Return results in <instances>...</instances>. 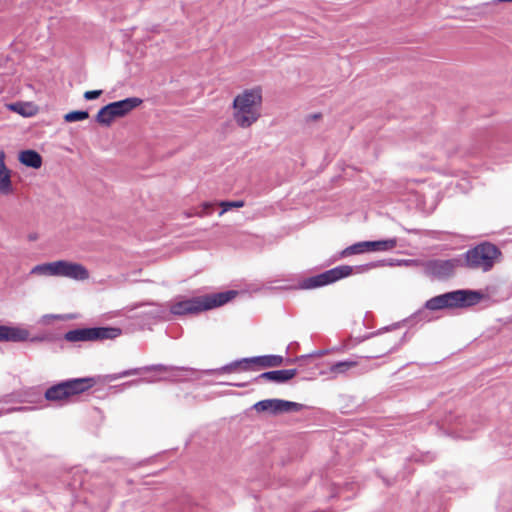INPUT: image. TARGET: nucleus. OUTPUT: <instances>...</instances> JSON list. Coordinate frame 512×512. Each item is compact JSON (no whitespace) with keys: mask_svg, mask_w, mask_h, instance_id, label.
Returning a JSON list of instances; mask_svg holds the SVG:
<instances>
[{"mask_svg":"<svg viewBox=\"0 0 512 512\" xmlns=\"http://www.w3.org/2000/svg\"><path fill=\"white\" fill-rule=\"evenodd\" d=\"M397 239L390 238L386 240L361 241L346 247L342 252V257L355 254H362L370 251H389L396 247Z\"/></svg>","mask_w":512,"mask_h":512,"instance_id":"obj_10","label":"nucleus"},{"mask_svg":"<svg viewBox=\"0 0 512 512\" xmlns=\"http://www.w3.org/2000/svg\"><path fill=\"white\" fill-rule=\"evenodd\" d=\"M245 205V202L243 200H237V201H222L220 203V206L222 207V210L220 211L219 215H223L225 212L230 210L231 208H241Z\"/></svg>","mask_w":512,"mask_h":512,"instance_id":"obj_26","label":"nucleus"},{"mask_svg":"<svg viewBox=\"0 0 512 512\" xmlns=\"http://www.w3.org/2000/svg\"><path fill=\"white\" fill-rule=\"evenodd\" d=\"M262 91L259 87L246 89L233 100V118L241 128H248L261 116Z\"/></svg>","mask_w":512,"mask_h":512,"instance_id":"obj_2","label":"nucleus"},{"mask_svg":"<svg viewBox=\"0 0 512 512\" xmlns=\"http://www.w3.org/2000/svg\"><path fill=\"white\" fill-rule=\"evenodd\" d=\"M19 161L21 164L34 169H38L42 165L41 155L37 151L30 149L20 152Z\"/></svg>","mask_w":512,"mask_h":512,"instance_id":"obj_18","label":"nucleus"},{"mask_svg":"<svg viewBox=\"0 0 512 512\" xmlns=\"http://www.w3.org/2000/svg\"><path fill=\"white\" fill-rule=\"evenodd\" d=\"M240 362L239 360H235L231 363H228L220 368L209 369L204 371L205 374H222V373H231L236 370H239Z\"/></svg>","mask_w":512,"mask_h":512,"instance_id":"obj_23","label":"nucleus"},{"mask_svg":"<svg viewBox=\"0 0 512 512\" xmlns=\"http://www.w3.org/2000/svg\"><path fill=\"white\" fill-rule=\"evenodd\" d=\"M483 298L484 294L478 290L459 289L446 292L427 300L424 307L410 317V321L428 322L431 320L428 311L468 308L477 305Z\"/></svg>","mask_w":512,"mask_h":512,"instance_id":"obj_1","label":"nucleus"},{"mask_svg":"<svg viewBox=\"0 0 512 512\" xmlns=\"http://www.w3.org/2000/svg\"><path fill=\"white\" fill-rule=\"evenodd\" d=\"M108 118V113L104 114V120Z\"/></svg>","mask_w":512,"mask_h":512,"instance_id":"obj_35","label":"nucleus"},{"mask_svg":"<svg viewBox=\"0 0 512 512\" xmlns=\"http://www.w3.org/2000/svg\"><path fill=\"white\" fill-rule=\"evenodd\" d=\"M47 317H50V318H56L57 316L55 315H45L44 318H47Z\"/></svg>","mask_w":512,"mask_h":512,"instance_id":"obj_34","label":"nucleus"},{"mask_svg":"<svg viewBox=\"0 0 512 512\" xmlns=\"http://www.w3.org/2000/svg\"><path fill=\"white\" fill-rule=\"evenodd\" d=\"M34 409L33 407L29 406H17V407H9V408H0V417L4 415H8L14 412H24Z\"/></svg>","mask_w":512,"mask_h":512,"instance_id":"obj_28","label":"nucleus"},{"mask_svg":"<svg viewBox=\"0 0 512 512\" xmlns=\"http://www.w3.org/2000/svg\"><path fill=\"white\" fill-rule=\"evenodd\" d=\"M30 333L26 328L19 327V326H7V325H0V342H24V341H31V342H37V341H43L44 337L42 336H35L32 338H29Z\"/></svg>","mask_w":512,"mask_h":512,"instance_id":"obj_13","label":"nucleus"},{"mask_svg":"<svg viewBox=\"0 0 512 512\" xmlns=\"http://www.w3.org/2000/svg\"><path fill=\"white\" fill-rule=\"evenodd\" d=\"M13 397L12 395H4V396H1L0 397V403H10V402H13Z\"/></svg>","mask_w":512,"mask_h":512,"instance_id":"obj_32","label":"nucleus"},{"mask_svg":"<svg viewBox=\"0 0 512 512\" xmlns=\"http://www.w3.org/2000/svg\"><path fill=\"white\" fill-rule=\"evenodd\" d=\"M356 365L357 362L353 360L339 361L331 365L330 372L335 375L344 374L346 371H348L352 367H355Z\"/></svg>","mask_w":512,"mask_h":512,"instance_id":"obj_21","label":"nucleus"},{"mask_svg":"<svg viewBox=\"0 0 512 512\" xmlns=\"http://www.w3.org/2000/svg\"><path fill=\"white\" fill-rule=\"evenodd\" d=\"M260 368L278 367L283 363V357L280 355H262L255 356Z\"/></svg>","mask_w":512,"mask_h":512,"instance_id":"obj_19","label":"nucleus"},{"mask_svg":"<svg viewBox=\"0 0 512 512\" xmlns=\"http://www.w3.org/2000/svg\"><path fill=\"white\" fill-rule=\"evenodd\" d=\"M5 152L0 150V194L9 195L13 192L11 171L5 164Z\"/></svg>","mask_w":512,"mask_h":512,"instance_id":"obj_17","label":"nucleus"},{"mask_svg":"<svg viewBox=\"0 0 512 512\" xmlns=\"http://www.w3.org/2000/svg\"><path fill=\"white\" fill-rule=\"evenodd\" d=\"M501 256L500 249L490 243L482 242L464 253L463 266L483 272L490 271Z\"/></svg>","mask_w":512,"mask_h":512,"instance_id":"obj_4","label":"nucleus"},{"mask_svg":"<svg viewBox=\"0 0 512 512\" xmlns=\"http://www.w3.org/2000/svg\"><path fill=\"white\" fill-rule=\"evenodd\" d=\"M167 311L160 305H150L142 312V315L149 319H165Z\"/></svg>","mask_w":512,"mask_h":512,"instance_id":"obj_20","label":"nucleus"},{"mask_svg":"<svg viewBox=\"0 0 512 512\" xmlns=\"http://www.w3.org/2000/svg\"><path fill=\"white\" fill-rule=\"evenodd\" d=\"M157 380L156 379H145V378H141V379H137V380H131L129 382H127L126 384L128 386H132V385H138L140 383H144V382H147V383H153V382H156Z\"/></svg>","mask_w":512,"mask_h":512,"instance_id":"obj_31","label":"nucleus"},{"mask_svg":"<svg viewBox=\"0 0 512 512\" xmlns=\"http://www.w3.org/2000/svg\"><path fill=\"white\" fill-rule=\"evenodd\" d=\"M28 106L22 102H15L7 105V108L13 112H16L22 116H29L31 115L30 112H27L26 108Z\"/></svg>","mask_w":512,"mask_h":512,"instance_id":"obj_27","label":"nucleus"},{"mask_svg":"<svg viewBox=\"0 0 512 512\" xmlns=\"http://www.w3.org/2000/svg\"><path fill=\"white\" fill-rule=\"evenodd\" d=\"M296 374L297 369L272 370L261 373L255 377L253 381L256 383L266 381L276 384H283L295 377Z\"/></svg>","mask_w":512,"mask_h":512,"instance_id":"obj_16","label":"nucleus"},{"mask_svg":"<svg viewBox=\"0 0 512 512\" xmlns=\"http://www.w3.org/2000/svg\"><path fill=\"white\" fill-rule=\"evenodd\" d=\"M101 94H102V90L86 91L84 93V98H85V100L90 101V100L97 99Z\"/></svg>","mask_w":512,"mask_h":512,"instance_id":"obj_30","label":"nucleus"},{"mask_svg":"<svg viewBox=\"0 0 512 512\" xmlns=\"http://www.w3.org/2000/svg\"><path fill=\"white\" fill-rule=\"evenodd\" d=\"M55 276L86 280L89 278V272L82 264L59 260L55 261Z\"/></svg>","mask_w":512,"mask_h":512,"instance_id":"obj_12","label":"nucleus"},{"mask_svg":"<svg viewBox=\"0 0 512 512\" xmlns=\"http://www.w3.org/2000/svg\"><path fill=\"white\" fill-rule=\"evenodd\" d=\"M237 295V291L228 290L224 292H218L214 294H208L201 297L203 310H209L222 306L231 301Z\"/></svg>","mask_w":512,"mask_h":512,"instance_id":"obj_15","label":"nucleus"},{"mask_svg":"<svg viewBox=\"0 0 512 512\" xmlns=\"http://www.w3.org/2000/svg\"><path fill=\"white\" fill-rule=\"evenodd\" d=\"M463 266L462 258L432 259L424 262V273L432 278L444 280L452 277L458 267Z\"/></svg>","mask_w":512,"mask_h":512,"instance_id":"obj_8","label":"nucleus"},{"mask_svg":"<svg viewBox=\"0 0 512 512\" xmlns=\"http://www.w3.org/2000/svg\"><path fill=\"white\" fill-rule=\"evenodd\" d=\"M326 354V351L325 350H318V351H314L313 353L311 354H307V355H302L300 356L299 358H297V361L299 362H303L305 361L306 359L308 358H311V357H321L323 355Z\"/></svg>","mask_w":512,"mask_h":512,"instance_id":"obj_29","label":"nucleus"},{"mask_svg":"<svg viewBox=\"0 0 512 512\" xmlns=\"http://www.w3.org/2000/svg\"><path fill=\"white\" fill-rule=\"evenodd\" d=\"M89 117V113L84 110L71 111L64 115V120L68 123L83 121Z\"/></svg>","mask_w":512,"mask_h":512,"instance_id":"obj_24","label":"nucleus"},{"mask_svg":"<svg viewBox=\"0 0 512 512\" xmlns=\"http://www.w3.org/2000/svg\"><path fill=\"white\" fill-rule=\"evenodd\" d=\"M122 330L118 327H87L70 330L64 334V339L68 342H95L102 340H112L119 337Z\"/></svg>","mask_w":512,"mask_h":512,"instance_id":"obj_6","label":"nucleus"},{"mask_svg":"<svg viewBox=\"0 0 512 512\" xmlns=\"http://www.w3.org/2000/svg\"><path fill=\"white\" fill-rule=\"evenodd\" d=\"M31 274L55 276V261L34 266Z\"/></svg>","mask_w":512,"mask_h":512,"instance_id":"obj_22","label":"nucleus"},{"mask_svg":"<svg viewBox=\"0 0 512 512\" xmlns=\"http://www.w3.org/2000/svg\"><path fill=\"white\" fill-rule=\"evenodd\" d=\"M233 385L236 387H245L247 384L246 383H237V384H233Z\"/></svg>","mask_w":512,"mask_h":512,"instance_id":"obj_33","label":"nucleus"},{"mask_svg":"<svg viewBox=\"0 0 512 512\" xmlns=\"http://www.w3.org/2000/svg\"><path fill=\"white\" fill-rule=\"evenodd\" d=\"M141 103L142 100L138 97H128L123 100L111 102L98 111L96 121L109 126L115 118L127 115Z\"/></svg>","mask_w":512,"mask_h":512,"instance_id":"obj_7","label":"nucleus"},{"mask_svg":"<svg viewBox=\"0 0 512 512\" xmlns=\"http://www.w3.org/2000/svg\"><path fill=\"white\" fill-rule=\"evenodd\" d=\"M382 265V261L370 262L355 267L349 265H340L320 274L303 279L299 283L298 287L304 290L323 287L351 275L354 269L357 273H364Z\"/></svg>","mask_w":512,"mask_h":512,"instance_id":"obj_3","label":"nucleus"},{"mask_svg":"<svg viewBox=\"0 0 512 512\" xmlns=\"http://www.w3.org/2000/svg\"><path fill=\"white\" fill-rule=\"evenodd\" d=\"M303 408L300 403L282 400V399H265L253 405V409L257 412H269L273 415L284 412H298Z\"/></svg>","mask_w":512,"mask_h":512,"instance_id":"obj_11","label":"nucleus"},{"mask_svg":"<svg viewBox=\"0 0 512 512\" xmlns=\"http://www.w3.org/2000/svg\"><path fill=\"white\" fill-rule=\"evenodd\" d=\"M142 371H144V372H148V371L168 372V371H170V372H174V374H172L170 376V379L178 380L179 377L186 376L188 374H192L195 370L192 368H187V367H174V366H166L163 364H154V365L144 366L141 368H132V369L124 370L119 373L109 374V375L105 376V380L111 382V381H115V380H118L123 377L137 375Z\"/></svg>","mask_w":512,"mask_h":512,"instance_id":"obj_9","label":"nucleus"},{"mask_svg":"<svg viewBox=\"0 0 512 512\" xmlns=\"http://www.w3.org/2000/svg\"><path fill=\"white\" fill-rule=\"evenodd\" d=\"M202 311L204 310L200 296L178 301L170 307V313L178 316L196 314Z\"/></svg>","mask_w":512,"mask_h":512,"instance_id":"obj_14","label":"nucleus"},{"mask_svg":"<svg viewBox=\"0 0 512 512\" xmlns=\"http://www.w3.org/2000/svg\"><path fill=\"white\" fill-rule=\"evenodd\" d=\"M96 384L94 377L71 378L49 387L44 394L47 401L66 400L74 395L84 393Z\"/></svg>","mask_w":512,"mask_h":512,"instance_id":"obj_5","label":"nucleus"},{"mask_svg":"<svg viewBox=\"0 0 512 512\" xmlns=\"http://www.w3.org/2000/svg\"><path fill=\"white\" fill-rule=\"evenodd\" d=\"M239 362V370L242 371L254 370V366H258V362L256 361L255 356L239 359Z\"/></svg>","mask_w":512,"mask_h":512,"instance_id":"obj_25","label":"nucleus"}]
</instances>
